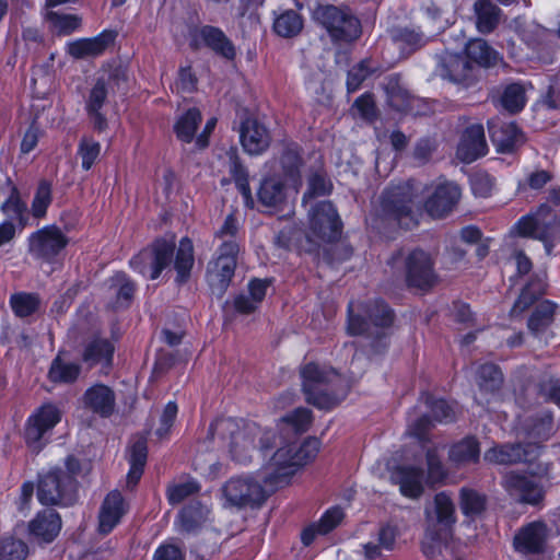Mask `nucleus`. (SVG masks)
Here are the masks:
<instances>
[{"label":"nucleus","mask_w":560,"mask_h":560,"mask_svg":"<svg viewBox=\"0 0 560 560\" xmlns=\"http://www.w3.org/2000/svg\"><path fill=\"white\" fill-rule=\"evenodd\" d=\"M51 200V185L46 180L40 182L32 202L31 211L33 217L37 219L44 218Z\"/></svg>","instance_id":"bf43d9fd"},{"label":"nucleus","mask_w":560,"mask_h":560,"mask_svg":"<svg viewBox=\"0 0 560 560\" xmlns=\"http://www.w3.org/2000/svg\"><path fill=\"white\" fill-rule=\"evenodd\" d=\"M332 188L331 183L322 174L315 173L308 178V188L304 194L303 201L318 196L330 194Z\"/></svg>","instance_id":"0e129e2a"},{"label":"nucleus","mask_w":560,"mask_h":560,"mask_svg":"<svg viewBox=\"0 0 560 560\" xmlns=\"http://www.w3.org/2000/svg\"><path fill=\"white\" fill-rule=\"evenodd\" d=\"M294 443H290L277 450L266 465L265 482L279 487L288 482V479L299 469L295 463Z\"/></svg>","instance_id":"2eb2a0df"},{"label":"nucleus","mask_w":560,"mask_h":560,"mask_svg":"<svg viewBox=\"0 0 560 560\" xmlns=\"http://www.w3.org/2000/svg\"><path fill=\"white\" fill-rule=\"evenodd\" d=\"M258 198L266 207H276L284 200V185L281 179H265L259 188Z\"/></svg>","instance_id":"de8ad7c7"},{"label":"nucleus","mask_w":560,"mask_h":560,"mask_svg":"<svg viewBox=\"0 0 560 560\" xmlns=\"http://www.w3.org/2000/svg\"><path fill=\"white\" fill-rule=\"evenodd\" d=\"M477 28L481 33L492 32L501 16V10L491 0H477L474 4Z\"/></svg>","instance_id":"4c0bfd02"},{"label":"nucleus","mask_w":560,"mask_h":560,"mask_svg":"<svg viewBox=\"0 0 560 560\" xmlns=\"http://www.w3.org/2000/svg\"><path fill=\"white\" fill-rule=\"evenodd\" d=\"M460 198L459 187L452 182L438 184L424 202V209L432 218H443L457 205Z\"/></svg>","instance_id":"f3484780"},{"label":"nucleus","mask_w":560,"mask_h":560,"mask_svg":"<svg viewBox=\"0 0 560 560\" xmlns=\"http://www.w3.org/2000/svg\"><path fill=\"white\" fill-rule=\"evenodd\" d=\"M126 513L124 498L118 491L109 492L101 506L98 529L102 534H108L120 522Z\"/></svg>","instance_id":"c85d7f7f"},{"label":"nucleus","mask_w":560,"mask_h":560,"mask_svg":"<svg viewBox=\"0 0 560 560\" xmlns=\"http://www.w3.org/2000/svg\"><path fill=\"white\" fill-rule=\"evenodd\" d=\"M479 455V443L472 438H466L451 447L448 458L455 465L460 466L478 462Z\"/></svg>","instance_id":"a19ab883"},{"label":"nucleus","mask_w":560,"mask_h":560,"mask_svg":"<svg viewBox=\"0 0 560 560\" xmlns=\"http://www.w3.org/2000/svg\"><path fill=\"white\" fill-rule=\"evenodd\" d=\"M314 20L326 28L335 42H352L361 35L360 21L349 11L326 4L313 12Z\"/></svg>","instance_id":"39448f33"},{"label":"nucleus","mask_w":560,"mask_h":560,"mask_svg":"<svg viewBox=\"0 0 560 560\" xmlns=\"http://www.w3.org/2000/svg\"><path fill=\"white\" fill-rule=\"evenodd\" d=\"M152 560H185V551L173 542H165L158 547Z\"/></svg>","instance_id":"774afa93"},{"label":"nucleus","mask_w":560,"mask_h":560,"mask_svg":"<svg viewBox=\"0 0 560 560\" xmlns=\"http://www.w3.org/2000/svg\"><path fill=\"white\" fill-rule=\"evenodd\" d=\"M147 439L143 436H138L132 441L129 447L128 462L130 469L127 475V487L129 489H132L139 482L147 464Z\"/></svg>","instance_id":"72a5a7b5"},{"label":"nucleus","mask_w":560,"mask_h":560,"mask_svg":"<svg viewBox=\"0 0 560 560\" xmlns=\"http://www.w3.org/2000/svg\"><path fill=\"white\" fill-rule=\"evenodd\" d=\"M488 145L482 125L475 124L465 129L457 147V156L465 163H471L486 155Z\"/></svg>","instance_id":"412c9836"},{"label":"nucleus","mask_w":560,"mask_h":560,"mask_svg":"<svg viewBox=\"0 0 560 560\" xmlns=\"http://www.w3.org/2000/svg\"><path fill=\"white\" fill-rule=\"evenodd\" d=\"M28 555L27 545L19 538L0 539V560H25Z\"/></svg>","instance_id":"5fc2aeb1"},{"label":"nucleus","mask_w":560,"mask_h":560,"mask_svg":"<svg viewBox=\"0 0 560 560\" xmlns=\"http://www.w3.org/2000/svg\"><path fill=\"white\" fill-rule=\"evenodd\" d=\"M68 245V237L57 225H46L30 234L27 252L40 262L54 264Z\"/></svg>","instance_id":"6e6552de"},{"label":"nucleus","mask_w":560,"mask_h":560,"mask_svg":"<svg viewBox=\"0 0 560 560\" xmlns=\"http://www.w3.org/2000/svg\"><path fill=\"white\" fill-rule=\"evenodd\" d=\"M514 229L522 236L544 242L549 252V243L553 237V226L549 221L542 219L539 213L522 217Z\"/></svg>","instance_id":"cd10ccee"},{"label":"nucleus","mask_w":560,"mask_h":560,"mask_svg":"<svg viewBox=\"0 0 560 560\" xmlns=\"http://www.w3.org/2000/svg\"><path fill=\"white\" fill-rule=\"evenodd\" d=\"M80 374V365L61 359L59 355L52 361L49 378L55 383H72Z\"/></svg>","instance_id":"8fccbe9b"},{"label":"nucleus","mask_w":560,"mask_h":560,"mask_svg":"<svg viewBox=\"0 0 560 560\" xmlns=\"http://www.w3.org/2000/svg\"><path fill=\"white\" fill-rule=\"evenodd\" d=\"M425 405L439 422H451L456 418V407L444 399H433L430 395H425Z\"/></svg>","instance_id":"052dcab7"},{"label":"nucleus","mask_w":560,"mask_h":560,"mask_svg":"<svg viewBox=\"0 0 560 560\" xmlns=\"http://www.w3.org/2000/svg\"><path fill=\"white\" fill-rule=\"evenodd\" d=\"M447 537L448 532L436 528V524L430 520V524L427 525L424 537L421 542L424 556L428 558H434L440 555Z\"/></svg>","instance_id":"c03bdc74"},{"label":"nucleus","mask_w":560,"mask_h":560,"mask_svg":"<svg viewBox=\"0 0 560 560\" xmlns=\"http://www.w3.org/2000/svg\"><path fill=\"white\" fill-rule=\"evenodd\" d=\"M557 305L551 301L545 300L538 303L528 318L527 327L537 338L548 345L549 338L553 337L551 326L555 322Z\"/></svg>","instance_id":"4be33fe9"},{"label":"nucleus","mask_w":560,"mask_h":560,"mask_svg":"<svg viewBox=\"0 0 560 560\" xmlns=\"http://www.w3.org/2000/svg\"><path fill=\"white\" fill-rule=\"evenodd\" d=\"M115 35L112 32H104L93 38H82L68 45V52L74 58L95 57L113 43Z\"/></svg>","instance_id":"473e14b6"},{"label":"nucleus","mask_w":560,"mask_h":560,"mask_svg":"<svg viewBox=\"0 0 560 560\" xmlns=\"http://www.w3.org/2000/svg\"><path fill=\"white\" fill-rule=\"evenodd\" d=\"M82 401L84 407L94 413L109 417L115 408L116 396L110 387L95 384L85 390Z\"/></svg>","instance_id":"bb28decb"},{"label":"nucleus","mask_w":560,"mask_h":560,"mask_svg":"<svg viewBox=\"0 0 560 560\" xmlns=\"http://www.w3.org/2000/svg\"><path fill=\"white\" fill-rule=\"evenodd\" d=\"M210 510L199 501L185 505L177 516L179 530L186 534H196L209 518Z\"/></svg>","instance_id":"7c9ffc66"},{"label":"nucleus","mask_w":560,"mask_h":560,"mask_svg":"<svg viewBox=\"0 0 560 560\" xmlns=\"http://www.w3.org/2000/svg\"><path fill=\"white\" fill-rule=\"evenodd\" d=\"M341 234V221L330 201H320L310 210L306 237L314 244L336 241Z\"/></svg>","instance_id":"0eeeda50"},{"label":"nucleus","mask_w":560,"mask_h":560,"mask_svg":"<svg viewBox=\"0 0 560 560\" xmlns=\"http://www.w3.org/2000/svg\"><path fill=\"white\" fill-rule=\"evenodd\" d=\"M240 138L244 150L252 155L261 154L270 144L268 130L255 119L242 124Z\"/></svg>","instance_id":"a878e982"},{"label":"nucleus","mask_w":560,"mask_h":560,"mask_svg":"<svg viewBox=\"0 0 560 560\" xmlns=\"http://www.w3.org/2000/svg\"><path fill=\"white\" fill-rule=\"evenodd\" d=\"M477 384L486 393L494 394L503 384V374L493 363L481 364L477 372Z\"/></svg>","instance_id":"37998d69"},{"label":"nucleus","mask_w":560,"mask_h":560,"mask_svg":"<svg viewBox=\"0 0 560 560\" xmlns=\"http://www.w3.org/2000/svg\"><path fill=\"white\" fill-rule=\"evenodd\" d=\"M62 411L54 404L47 402L35 410L26 421L24 439L27 446L39 453L45 446L49 433L60 422Z\"/></svg>","instance_id":"9d476101"},{"label":"nucleus","mask_w":560,"mask_h":560,"mask_svg":"<svg viewBox=\"0 0 560 560\" xmlns=\"http://www.w3.org/2000/svg\"><path fill=\"white\" fill-rule=\"evenodd\" d=\"M486 497L476 490L463 488L460 490V510L466 516L475 517L483 512Z\"/></svg>","instance_id":"603ef678"},{"label":"nucleus","mask_w":560,"mask_h":560,"mask_svg":"<svg viewBox=\"0 0 560 560\" xmlns=\"http://www.w3.org/2000/svg\"><path fill=\"white\" fill-rule=\"evenodd\" d=\"M320 442L316 438H308L302 444L294 443L295 463L300 467L314 459L319 451Z\"/></svg>","instance_id":"e2e57ef3"},{"label":"nucleus","mask_w":560,"mask_h":560,"mask_svg":"<svg viewBox=\"0 0 560 560\" xmlns=\"http://www.w3.org/2000/svg\"><path fill=\"white\" fill-rule=\"evenodd\" d=\"M101 143L92 137L84 136L78 144V156L81 159V166L84 171L92 168L101 154Z\"/></svg>","instance_id":"3c124183"},{"label":"nucleus","mask_w":560,"mask_h":560,"mask_svg":"<svg viewBox=\"0 0 560 560\" xmlns=\"http://www.w3.org/2000/svg\"><path fill=\"white\" fill-rule=\"evenodd\" d=\"M226 158L229 161L230 174L232 175L237 189L243 195L246 206H253L254 200L250 192L247 173L246 170L238 162L236 150L231 148L226 152Z\"/></svg>","instance_id":"ea45409f"},{"label":"nucleus","mask_w":560,"mask_h":560,"mask_svg":"<svg viewBox=\"0 0 560 560\" xmlns=\"http://www.w3.org/2000/svg\"><path fill=\"white\" fill-rule=\"evenodd\" d=\"M425 459L428 466L427 483L431 487L442 483L445 480L447 472L438 455L436 448H428Z\"/></svg>","instance_id":"4d7b16f0"},{"label":"nucleus","mask_w":560,"mask_h":560,"mask_svg":"<svg viewBox=\"0 0 560 560\" xmlns=\"http://www.w3.org/2000/svg\"><path fill=\"white\" fill-rule=\"evenodd\" d=\"M238 250L237 242L226 240L219 246L218 257L208 265L207 280L219 294L225 292L234 277Z\"/></svg>","instance_id":"9b49d317"},{"label":"nucleus","mask_w":560,"mask_h":560,"mask_svg":"<svg viewBox=\"0 0 560 560\" xmlns=\"http://www.w3.org/2000/svg\"><path fill=\"white\" fill-rule=\"evenodd\" d=\"M174 258V269L176 270V282L184 283L190 277V271L195 264L194 245L188 237L179 241L175 253V244L173 241L156 240L150 248L141 250L130 260V267L155 280L161 272L171 266Z\"/></svg>","instance_id":"f257e3e1"},{"label":"nucleus","mask_w":560,"mask_h":560,"mask_svg":"<svg viewBox=\"0 0 560 560\" xmlns=\"http://www.w3.org/2000/svg\"><path fill=\"white\" fill-rule=\"evenodd\" d=\"M282 421L290 425L295 433L306 432L313 421L312 411L304 407H299L285 415Z\"/></svg>","instance_id":"680f3d73"},{"label":"nucleus","mask_w":560,"mask_h":560,"mask_svg":"<svg viewBox=\"0 0 560 560\" xmlns=\"http://www.w3.org/2000/svg\"><path fill=\"white\" fill-rule=\"evenodd\" d=\"M77 481L62 468L55 467L39 476L37 498L44 505H69L75 499Z\"/></svg>","instance_id":"423d86ee"},{"label":"nucleus","mask_w":560,"mask_h":560,"mask_svg":"<svg viewBox=\"0 0 560 560\" xmlns=\"http://www.w3.org/2000/svg\"><path fill=\"white\" fill-rule=\"evenodd\" d=\"M524 430L527 436L534 440L533 444H536L539 450L538 443L546 441L552 432V416L546 412L537 418L529 419Z\"/></svg>","instance_id":"49530a36"},{"label":"nucleus","mask_w":560,"mask_h":560,"mask_svg":"<svg viewBox=\"0 0 560 560\" xmlns=\"http://www.w3.org/2000/svg\"><path fill=\"white\" fill-rule=\"evenodd\" d=\"M40 305L39 295L36 293L19 292L10 296V306L18 317L33 315Z\"/></svg>","instance_id":"09e8293b"},{"label":"nucleus","mask_w":560,"mask_h":560,"mask_svg":"<svg viewBox=\"0 0 560 560\" xmlns=\"http://www.w3.org/2000/svg\"><path fill=\"white\" fill-rule=\"evenodd\" d=\"M200 490L196 481H186L174 485L167 490V498L171 504H178L186 498L197 493Z\"/></svg>","instance_id":"69168bd1"},{"label":"nucleus","mask_w":560,"mask_h":560,"mask_svg":"<svg viewBox=\"0 0 560 560\" xmlns=\"http://www.w3.org/2000/svg\"><path fill=\"white\" fill-rule=\"evenodd\" d=\"M394 320L392 310L381 300L369 303H353L348 306L347 330L352 336L380 339Z\"/></svg>","instance_id":"20e7f679"},{"label":"nucleus","mask_w":560,"mask_h":560,"mask_svg":"<svg viewBox=\"0 0 560 560\" xmlns=\"http://www.w3.org/2000/svg\"><path fill=\"white\" fill-rule=\"evenodd\" d=\"M45 19L54 32L62 35H69L81 26V18L79 15L60 13L51 9H47Z\"/></svg>","instance_id":"a18cd8bd"},{"label":"nucleus","mask_w":560,"mask_h":560,"mask_svg":"<svg viewBox=\"0 0 560 560\" xmlns=\"http://www.w3.org/2000/svg\"><path fill=\"white\" fill-rule=\"evenodd\" d=\"M136 291L135 282L124 272H117L108 280V293L116 299V307L130 304Z\"/></svg>","instance_id":"e433bc0d"},{"label":"nucleus","mask_w":560,"mask_h":560,"mask_svg":"<svg viewBox=\"0 0 560 560\" xmlns=\"http://www.w3.org/2000/svg\"><path fill=\"white\" fill-rule=\"evenodd\" d=\"M28 529L38 542H51L61 529L60 515L51 509L40 511L30 522Z\"/></svg>","instance_id":"b1692460"},{"label":"nucleus","mask_w":560,"mask_h":560,"mask_svg":"<svg viewBox=\"0 0 560 560\" xmlns=\"http://www.w3.org/2000/svg\"><path fill=\"white\" fill-rule=\"evenodd\" d=\"M300 374L305 400L323 410L337 407L346 399L352 386L348 377L315 362L303 365Z\"/></svg>","instance_id":"f03ea898"},{"label":"nucleus","mask_w":560,"mask_h":560,"mask_svg":"<svg viewBox=\"0 0 560 560\" xmlns=\"http://www.w3.org/2000/svg\"><path fill=\"white\" fill-rule=\"evenodd\" d=\"M471 71L472 66L466 56L446 50L439 57L436 73L443 79L462 82L470 77Z\"/></svg>","instance_id":"393cba45"},{"label":"nucleus","mask_w":560,"mask_h":560,"mask_svg":"<svg viewBox=\"0 0 560 560\" xmlns=\"http://www.w3.org/2000/svg\"><path fill=\"white\" fill-rule=\"evenodd\" d=\"M201 120V113L197 108H190L180 115L174 125L177 139L185 143H190L195 138Z\"/></svg>","instance_id":"58836bf2"},{"label":"nucleus","mask_w":560,"mask_h":560,"mask_svg":"<svg viewBox=\"0 0 560 560\" xmlns=\"http://www.w3.org/2000/svg\"><path fill=\"white\" fill-rule=\"evenodd\" d=\"M345 513L338 508L329 509L318 521L317 525L319 526V534L326 535L335 529L343 520Z\"/></svg>","instance_id":"338daca9"},{"label":"nucleus","mask_w":560,"mask_h":560,"mask_svg":"<svg viewBox=\"0 0 560 560\" xmlns=\"http://www.w3.org/2000/svg\"><path fill=\"white\" fill-rule=\"evenodd\" d=\"M489 132L497 149L503 153L513 151L525 141L523 132L513 122L500 126L489 122Z\"/></svg>","instance_id":"2f4dec72"},{"label":"nucleus","mask_w":560,"mask_h":560,"mask_svg":"<svg viewBox=\"0 0 560 560\" xmlns=\"http://www.w3.org/2000/svg\"><path fill=\"white\" fill-rule=\"evenodd\" d=\"M526 103L525 88L522 84L513 83L505 88L502 97V106L510 113L520 112Z\"/></svg>","instance_id":"6e6d98bb"},{"label":"nucleus","mask_w":560,"mask_h":560,"mask_svg":"<svg viewBox=\"0 0 560 560\" xmlns=\"http://www.w3.org/2000/svg\"><path fill=\"white\" fill-rule=\"evenodd\" d=\"M222 492L231 506L255 508L261 505L267 494L261 483L250 476H238L229 479Z\"/></svg>","instance_id":"f8f14e48"},{"label":"nucleus","mask_w":560,"mask_h":560,"mask_svg":"<svg viewBox=\"0 0 560 560\" xmlns=\"http://www.w3.org/2000/svg\"><path fill=\"white\" fill-rule=\"evenodd\" d=\"M107 88L103 79H98L89 91L85 98V110L93 125V128L103 132L107 128V118L102 113V108L106 104Z\"/></svg>","instance_id":"5701e85b"},{"label":"nucleus","mask_w":560,"mask_h":560,"mask_svg":"<svg viewBox=\"0 0 560 560\" xmlns=\"http://www.w3.org/2000/svg\"><path fill=\"white\" fill-rule=\"evenodd\" d=\"M466 58L471 66L493 67L500 61L499 54L483 39H472L466 44Z\"/></svg>","instance_id":"c9c22d12"},{"label":"nucleus","mask_w":560,"mask_h":560,"mask_svg":"<svg viewBox=\"0 0 560 560\" xmlns=\"http://www.w3.org/2000/svg\"><path fill=\"white\" fill-rule=\"evenodd\" d=\"M390 481L399 487L400 493L417 500L424 492V471L421 467L399 465L390 470Z\"/></svg>","instance_id":"a211bd4d"},{"label":"nucleus","mask_w":560,"mask_h":560,"mask_svg":"<svg viewBox=\"0 0 560 560\" xmlns=\"http://www.w3.org/2000/svg\"><path fill=\"white\" fill-rule=\"evenodd\" d=\"M404 271L406 284L412 289L428 291L439 281L434 260L423 249L416 248L404 256Z\"/></svg>","instance_id":"1a4fd4ad"},{"label":"nucleus","mask_w":560,"mask_h":560,"mask_svg":"<svg viewBox=\"0 0 560 560\" xmlns=\"http://www.w3.org/2000/svg\"><path fill=\"white\" fill-rule=\"evenodd\" d=\"M210 431L222 440H230L229 446L232 458L241 464H247L252 460L257 438H259L261 450L269 448V443L275 438L271 431H264L255 422L233 418L218 419L211 424Z\"/></svg>","instance_id":"7ed1b4c3"},{"label":"nucleus","mask_w":560,"mask_h":560,"mask_svg":"<svg viewBox=\"0 0 560 560\" xmlns=\"http://www.w3.org/2000/svg\"><path fill=\"white\" fill-rule=\"evenodd\" d=\"M503 488L520 501L530 505L539 504L545 498L542 486L535 479L514 471L506 472L502 480Z\"/></svg>","instance_id":"dca6fc26"},{"label":"nucleus","mask_w":560,"mask_h":560,"mask_svg":"<svg viewBox=\"0 0 560 560\" xmlns=\"http://www.w3.org/2000/svg\"><path fill=\"white\" fill-rule=\"evenodd\" d=\"M427 522L430 524V520L436 524V528H441L444 532H448L451 527L456 523L455 505L452 498L446 492H439L435 494L433 500V514L427 508Z\"/></svg>","instance_id":"c756f323"},{"label":"nucleus","mask_w":560,"mask_h":560,"mask_svg":"<svg viewBox=\"0 0 560 560\" xmlns=\"http://www.w3.org/2000/svg\"><path fill=\"white\" fill-rule=\"evenodd\" d=\"M393 39L400 49L408 52L418 49L424 44L423 34L410 28L396 30L393 34Z\"/></svg>","instance_id":"13d9d810"},{"label":"nucleus","mask_w":560,"mask_h":560,"mask_svg":"<svg viewBox=\"0 0 560 560\" xmlns=\"http://www.w3.org/2000/svg\"><path fill=\"white\" fill-rule=\"evenodd\" d=\"M412 206L410 189L407 186L388 189L382 198L385 215L397 221L405 229H411L418 224L417 213Z\"/></svg>","instance_id":"ddd939ff"},{"label":"nucleus","mask_w":560,"mask_h":560,"mask_svg":"<svg viewBox=\"0 0 560 560\" xmlns=\"http://www.w3.org/2000/svg\"><path fill=\"white\" fill-rule=\"evenodd\" d=\"M538 455L536 444H503L491 447L485 453V460L498 465H511L520 462H532Z\"/></svg>","instance_id":"6ab92c4d"},{"label":"nucleus","mask_w":560,"mask_h":560,"mask_svg":"<svg viewBox=\"0 0 560 560\" xmlns=\"http://www.w3.org/2000/svg\"><path fill=\"white\" fill-rule=\"evenodd\" d=\"M1 210L10 221H18L21 228L26 225V206L21 200L19 191L15 188H12L10 196L2 203Z\"/></svg>","instance_id":"864d4df0"},{"label":"nucleus","mask_w":560,"mask_h":560,"mask_svg":"<svg viewBox=\"0 0 560 560\" xmlns=\"http://www.w3.org/2000/svg\"><path fill=\"white\" fill-rule=\"evenodd\" d=\"M549 528L542 521L522 526L515 534L513 546L516 552L528 560H537L547 549Z\"/></svg>","instance_id":"4468645a"},{"label":"nucleus","mask_w":560,"mask_h":560,"mask_svg":"<svg viewBox=\"0 0 560 560\" xmlns=\"http://www.w3.org/2000/svg\"><path fill=\"white\" fill-rule=\"evenodd\" d=\"M192 44L196 48L206 46L215 55L226 60H233L236 56V49L233 43L226 37L223 31L214 26H202L195 34Z\"/></svg>","instance_id":"aec40b11"},{"label":"nucleus","mask_w":560,"mask_h":560,"mask_svg":"<svg viewBox=\"0 0 560 560\" xmlns=\"http://www.w3.org/2000/svg\"><path fill=\"white\" fill-rule=\"evenodd\" d=\"M303 18L295 10L285 9L273 12L272 30L282 38H292L298 36L303 30Z\"/></svg>","instance_id":"f704fd0d"},{"label":"nucleus","mask_w":560,"mask_h":560,"mask_svg":"<svg viewBox=\"0 0 560 560\" xmlns=\"http://www.w3.org/2000/svg\"><path fill=\"white\" fill-rule=\"evenodd\" d=\"M546 291L545 280L540 277L533 279L521 292L512 310V316H518L526 311Z\"/></svg>","instance_id":"79ce46f5"}]
</instances>
